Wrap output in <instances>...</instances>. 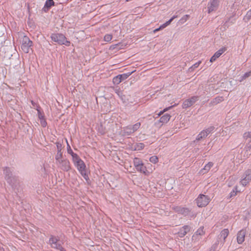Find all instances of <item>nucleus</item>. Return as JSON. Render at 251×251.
Wrapping results in <instances>:
<instances>
[{"instance_id":"obj_1","label":"nucleus","mask_w":251,"mask_h":251,"mask_svg":"<svg viewBox=\"0 0 251 251\" xmlns=\"http://www.w3.org/2000/svg\"><path fill=\"white\" fill-rule=\"evenodd\" d=\"M51 40L59 45H65L66 46L70 45V42L67 40L66 37L61 33H52L50 35Z\"/></svg>"},{"instance_id":"obj_2","label":"nucleus","mask_w":251,"mask_h":251,"mask_svg":"<svg viewBox=\"0 0 251 251\" xmlns=\"http://www.w3.org/2000/svg\"><path fill=\"white\" fill-rule=\"evenodd\" d=\"M172 209L178 214L183 215L184 216H189L191 217H195L196 215L191 212L188 208L183 207L180 206H173Z\"/></svg>"},{"instance_id":"obj_3","label":"nucleus","mask_w":251,"mask_h":251,"mask_svg":"<svg viewBox=\"0 0 251 251\" xmlns=\"http://www.w3.org/2000/svg\"><path fill=\"white\" fill-rule=\"evenodd\" d=\"M59 239L58 237L53 235H50L49 241V244L51 248L60 250V251H66L65 249L62 246L61 244L58 243Z\"/></svg>"},{"instance_id":"obj_4","label":"nucleus","mask_w":251,"mask_h":251,"mask_svg":"<svg viewBox=\"0 0 251 251\" xmlns=\"http://www.w3.org/2000/svg\"><path fill=\"white\" fill-rule=\"evenodd\" d=\"M32 42L27 36H24L23 37L21 49L25 53H27L29 52V50L31 49L30 48L32 46Z\"/></svg>"},{"instance_id":"obj_5","label":"nucleus","mask_w":251,"mask_h":251,"mask_svg":"<svg viewBox=\"0 0 251 251\" xmlns=\"http://www.w3.org/2000/svg\"><path fill=\"white\" fill-rule=\"evenodd\" d=\"M195 201L198 207H202L206 206L209 203L210 198L208 196L200 194Z\"/></svg>"},{"instance_id":"obj_6","label":"nucleus","mask_w":251,"mask_h":251,"mask_svg":"<svg viewBox=\"0 0 251 251\" xmlns=\"http://www.w3.org/2000/svg\"><path fill=\"white\" fill-rule=\"evenodd\" d=\"M72 160L78 171H81L83 169H86V167L85 163L78 155L73 158Z\"/></svg>"},{"instance_id":"obj_7","label":"nucleus","mask_w":251,"mask_h":251,"mask_svg":"<svg viewBox=\"0 0 251 251\" xmlns=\"http://www.w3.org/2000/svg\"><path fill=\"white\" fill-rule=\"evenodd\" d=\"M229 234L228 229L227 228L224 229L222 230L220 234L218 235L217 240H220V243L221 246H223L224 245L226 239Z\"/></svg>"},{"instance_id":"obj_8","label":"nucleus","mask_w":251,"mask_h":251,"mask_svg":"<svg viewBox=\"0 0 251 251\" xmlns=\"http://www.w3.org/2000/svg\"><path fill=\"white\" fill-rule=\"evenodd\" d=\"M251 180V169L247 170L244 173L243 178L240 181L241 184L245 186Z\"/></svg>"},{"instance_id":"obj_9","label":"nucleus","mask_w":251,"mask_h":251,"mask_svg":"<svg viewBox=\"0 0 251 251\" xmlns=\"http://www.w3.org/2000/svg\"><path fill=\"white\" fill-rule=\"evenodd\" d=\"M57 163H58L59 167L60 168V169L64 171L68 172L71 168L70 162L67 159H63L58 162Z\"/></svg>"},{"instance_id":"obj_10","label":"nucleus","mask_w":251,"mask_h":251,"mask_svg":"<svg viewBox=\"0 0 251 251\" xmlns=\"http://www.w3.org/2000/svg\"><path fill=\"white\" fill-rule=\"evenodd\" d=\"M219 5L218 0H211L207 4L208 13L216 11Z\"/></svg>"},{"instance_id":"obj_11","label":"nucleus","mask_w":251,"mask_h":251,"mask_svg":"<svg viewBox=\"0 0 251 251\" xmlns=\"http://www.w3.org/2000/svg\"><path fill=\"white\" fill-rule=\"evenodd\" d=\"M6 182L13 188H15L19 184V179L18 176L13 175L6 180Z\"/></svg>"},{"instance_id":"obj_12","label":"nucleus","mask_w":251,"mask_h":251,"mask_svg":"<svg viewBox=\"0 0 251 251\" xmlns=\"http://www.w3.org/2000/svg\"><path fill=\"white\" fill-rule=\"evenodd\" d=\"M191 227L189 226L185 225L179 229V231L177 232L178 236L180 238L184 237L186 234L190 231Z\"/></svg>"},{"instance_id":"obj_13","label":"nucleus","mask_w":251,"mask_h":251,"mask_svg":"<svg viewBox=\"0 0 251 251\" xmlns=\"http://www.w3.org/2000/svg\"><path fill=\"white\" fill-rule=\"evenodd\" d=\"M205 234V231L204 230V226H200L197 230L195 232L194 234L192 236V239L194 240H199V236L203 235Z\"/></svg>"},{"instance_id":"obj_14","label":"nucleus","mask_w":251,"mask_h":251,"mask_svg":"<svg viewBox=\"0 0 251 251\" xmlns=\"http://www.w3.org/2000/svg\"><path fill=\"white\" fill-rule=\"evenodd\" d=\"M246 146L245 149H251V132H248L244 133Z\"/></svg>"},{"instance_id":"obj_15","label":"nucleus","mask_w":251,"mask_h":251,"mask_svg":"<svg viewBox=\"0 0 251 251\" xmlns=\"http://www.w3.org/2000/svg\"><path fill=\"white\" fill-rule=\"evenodd\" d=\"M226 48L225 47L220 49L219 50L217 51L211 57L210 61L213 62L215 61L217 58H219L225 51Z\"/></svg>"},{"instance_id":"obj_16","label":"nucleus","mask_w":251,"mask_h":251,"mask_svg":"<svg viewBox=\"0 0 251 251\" xmlns=\"http://www.w3.org/2000/svg\"><path fill=\"white\" fill-rule=\"evenodd\" d=\"M246 230L242 229L239 231L237 235V241L238 244H241L245 240Z\"/></svg>"},{"instance_id":"obj_17","label":"nucleus","mask_w":251,"mask_h":251,"mask_svg":"<svg viewBox=\"0 0 251 251\" xmlns=\"http://www.w3.org/2000/svg\"><path fill=\"white\" fill-rule=\"evenodd\" d=\"M177 17V15H174L173 16L169 21H167L166 23L160 25L158 28L155 29L153 30V32L154 33L163 29V28H165L166 26L169 25L171 22L173 21L174 19Z\"/></svg>"},{"instance_id":"obj_18","label":"nucleus","mask_w":251,"mask_h":251,"mask_svg":"<svg viewBox=\"0 0 251 251\" xmlns=\"http://www.w3.org/2000/svg\"><path fill=\"white\" fill-rule=\"evenodd\" d=\"M3 174L4 175V178L5 180H7V178H9L11 176H13L14 175L13 174V169L8 167H5L3 169Z\"/></svg>"},{"instance_id":"obj_19","label":"nucleus","mask_w":251,"mask_h":251,"mask_svg":"<svg viewBox=\"0 0 251 251\" xmlns=\"http://www.w3.org/2000/svg\"><path fill=\"white\" fill-rule=\"evenodd\" d=\"M54 5V2L53 0H46L42 10L45 12H48L51 6Z\"/></svg>"},{"instance_id":"obj_20","label":"nucleus","mask_w":251,"mask_h":251,"mask_svg":"<svg viewBox=\"0 0 251 251\" xmlns=\"http://www.w3.org/2000/svg\"><path fill=\"white\" fill-rule=\"evenodd\" d=\"M222 246H220V240H217L208 251H219Z\"/></svg>"},{"instance_id":"obj_21","label":"nucleus","mask_w":251,"mask_h":251,"mask_svg":"<svg viewBox=\"0 0 251 251\" xmlns=\"http://www.w3.org/2000/svg\"><path fill=\"white\" fill-rule=\"evenodd\" d=\"M136 169L137 171L142 173L145 175H148L149 173V171L147 170L146 167L144 165V163L142 164V165H140L139 167H137L136 168Z\"/></svg>"},{"instance_id":"obj_22","label":"nucleus","mask_w":251,"mask_h":251,"mask_svg":"<svg viewBox=\"0 0 251 251\" xmlns=\"http://www.w3.org/2000/svg\"><path fill=\"white\" fill-rule=\"evenodd\" d=\"M136 70H134L133 71L128 72L127 73H124L123 74L119 75L118 76H119V78H120L121 81H123L126 79H127L132 73L135 72Z\"/></svg>"},{"instance_id":"obj_23","label":"nucleus","mask_w":251,"mask_h":251,"mask_svg":"<svg viewBox=\"0 0 251 251\" xmlns=\"http://www.w3.org/2000/svg\"><path fill=\"white\" fill-rule=\"evenodd\" d=\"M171 116L169 114H165L160 117L159 122L162 124L167 123L170 119Z\"/></svg>"},{"instance_id":"obj_24","label":"nucleus","mask_w":251,"mask_h":251,"mask_svg":"<svg viewBox=\"0 0 251 251\" xmlns=\"http://www.w3.org/2000/svg\"><path fill=\"white\" fill-rule=\"evenodd\" d=\"M224 100L223 97H217L212 100L211 101L209 104L210 105H214L218 103H219L220 102H222Z\"/></svg>"},{"instance_id":"obj_25","label":"nucleus","mask_w":251,"mask_h":251,"mask_svg":"<svg viewBox=\"0 0 251 251\" xmlns=\"http://www.w3.org/2000/svg\"><path fill=\"white\" fill-rule=\"evenodd\" d=\"M193 104L190 101V100L188 99L185 100L182 105V107L184 109H187L191 106H192Z\"/></svg>"},{"instance_id":"obj_26","label":"nucleus","mask_w":251,"mask_h":251,"mask_svg":"<svg viewBox=\"0 0 251 251\" xmlns=\"http://www.w3.org/2000/svg\"><path fill=\"white\" fill-rule=\"evenodd\" d=\"M124 133H125V135H130L132 133H133L134 132L132 130V128L130 126H126L124 128Z\"/></svg>"},{"instance_id":"obj_27","label":"nucleus","mask_w":251,"mask_h":251,"mask_svg":"<svg viewBox=\"0 0 251 251\" xmlns=\"http://www.w3.org/2000/svg\"><path fill=\"white\" fill-rule=\"evenodd\" d=\"M67 143V152L69 154H70L72 157V159L75 158V157H76L78 155L74 153L73 151V150L71 149L70 146L69 145V143H68L67 140H66Z\"/></svg>"},{"instance_id":"obj_28","label":"nucleus","mask_w":251,"mask_h":251,"mask_svg":"<svg viewBox=\"0 0 251 251\" xmlns=\"http://www.w3.org/2000/svg\"><path fill=\"white\" fill-rule=\"evenodd\" d=\"M238 192V191L237 190V186H236L234 187L232 191L229 193V196L227 197V199H229L233 197H235Z\"/></svg>"},{"instance_id":"obj_29","label":"nucleus","mask_w":251,"mask_h":251,"mask_svg":"<svg viewBox=\"0 0 251 251\" xmlns=\"http://www.w3.org/2000/svg\"><path fill=\"white\" fill-rule=\"evenodd\" d=\"M143 163V161L139 158L135 157L133 160V164L135 168L142 165Z\"/></svg>"},{"instance_id":"obj_30","label":"nucleus","mask_w":251,"mask_h":251,"mask_svg":"<svg viewBox=\"0 0 251 251\" xmlns=\"http://www.w3.org/2000/svg\"><path fill=\"white\" fill-rule=\"evenodd\" d=\"M83 178L88 182L89 180V177L86 173V169H83L81 171H78Z\"/></svg>"},{"instance_id":"obj_31","label":"nucleus","mask_w":251,"mask_h":251,"mask_svg":"<svg viewBox=\"0 0 251 251\" xmlns=\"http://www.w3.org/2000/svg\"><path fill=\"white\" fill-rule=\"evenodd\" d=\"M215 129V127L214 126H210L203 130H205L206 134L208 135L209 134L212 133L214 131Z\"/></svg>"},{"instance_id":"obj_32","label":"nucleus","mask_w":251,"mask_h":251,"mask_svg":"<svg viewBox=\"0 0 251 251\" xmlns=\"http://www.w3.org/2000/svg\"><path fill=\"white\" fill-rule=\"evenodd\" d=\"M41 108L39 105L37 106L36 110L38 112V118L39 119L45 118L44 113L41 112Z\"/></svg>"},{"instance_id":"obj_33","label":"nucleus","mask_w":251,"mask_h":251,"mask_svg":"<svg viewBox=\"0 0 251 251\" xmlns=\"http://www.w3.org/2000/svg\"><path fill=\"white\" fill-rule=\"evenodd\" d=\"M213 163L211 162H208L207 164H206L203 168V170L205 171L203 173L208 172L211 168L213 166Z\"/></svg>"},{"instance_id":"obj_34","label":"nucleus","mask_w":251,"mask_h":251,"mask_svg":"<svg viewBox=\"0 0 251 251\" xmlns=\"http://www.w3.org/2000/svg\"><path fill=\"white\" fill-rule=\"evenodd\" d=\"M189 17V15H185L180 19V20L178 22V23L180 24H184L186 21L188 20Z\"/></svg>"},{"instance_id":"obj_35","label":"nucleus","mask_w":251,"mask_h":251,"mask_svg":"<svg viewBox=\"0 0 251 251\" xmlns=\"http://www.w3.org/2000/svg\"><path fill=\"white\" fill-rule=\"evenodd\" d=\"M62 153H63L61 151H57V153L55 157V158L57 163L62 160Z\"/></svg>"},{"instance_id":"obj_36","label":"nucleus","mask_w":251,"mask_h":251,"mask_svg":"<svg viewBox=\"0 0 251 251\" xmlns=\"http://www.w3.org/2000/svg\"><path fill=\"white\" fill-rule=\"evenodd\" d=\"M192 104H194L196 101H197L199 100V97L198 96H194L191 97L190 98L188 99Z\"/></svg>"},{"instance_id":"obj_37","label":"nucleus","mask_w":251,"mask_h":251,"mask_svg":"<svg viewBox=\"0 0 251 251\" xmlns=\"http://www.w3.org/2000/svg\"><path fill=\"white\" fill-rule=\"evenodd\" d=\"M140 126H141L140 123H137L135 124H134V125L130 126L132 128V130L134 132L135 131H136V130H138V129L140 127Z\"/></svg>"},{"instance_id":"obj_38","label":"nucleus","mask_w":251,"mask_h":251,"mask_svg":"<svg viewBox=\"0 0 251 251\" xmlns=\"http://www.w3.org/2000/svg\"><path fill=\"white\" fill-rule=\"evenodd\" d=\"M121 80L119 78V76L118 75L115 76L113 79V82L114 84H119L121 82Z\"/></svg>"},{"instance_id":"obj_39","label":"nucleus","mask_w":251,"mask_h":251,"mask_svg":"<svg viewBox=\"0 0 251 251\" xmlns=\"http://www.w3.org/2000/svg\"><path fill=\"white\" fill-rule=\"evenodd\" d=\"M98 130L102 135L105 133V129L101 125L98 126Z\"/></svg>"},{"instance_id":"obj_40","label":"nucleus","mask_w":251,"mask_h":251,"mask_svg":"<svg viewBox=\"0 0 251 251\" xmlns=\"http://www.w3.org/2000/svg\"><path fill=\"white\" fill-rule=\"evenodd\" d=\"M145 145L144 143H139L136 145L135 150H141L144 149Z\"/></svg>"},{"instance_id":"obj_41","label":"nucleus","mask_w":251,"mask_h":251,"mask_svg":"<svg viewBox=\"0 0 251 251\" xmlns=\"http://www.w3.org/2000/svg\"><path fill=\"white\" fill-rule=\"evenodd\" d=\"M245 150L246 151H245L244 154V159H246V158L249 157L251 154V152L250 151L251 149H245Z\"/></svg>"},{"instance_id":"obj_42","label":"nucleus","mask_w":251,"mask_h":251,"mask_svg":"<svg viewBox=\"0 0 251 251\" xmlns=\"http://www.w3.org/2000/svg\"><path fill=\"white\" fill-rule=\"evenodd\" d=\"M251 75V71L246 73L243 76H241L240 81H243V80L246 79Z\"/></svg>"},{"instance_id":"obj_43","label":"nucleus","mask_w":251,"mask_h":251,"mask_svg":"<svg viewBox=\"0 0 251 251\" xmlns=\"http://www.w3.org/2000/svg\"><path fill=\"white\" fill-rule=\"evenodd\" d=\"M114 91L118 95L119 97H120L121 99H123V93L119 88H116L114 89Z\"/></svg>"},{"instance_id":"obj_44","label":"nucleus","mask_w":251,"mask_h":251,"mask_svg":"<svg viewBox=\"0 0 251 251\" xmlns=\"http://www.w3.org/2000/svg\"><path fill=\"white\" fill-rule=\"evenodd\" d=\"M150 161L151 163L155 164L158 161V158L156 156H152L150 157Z\"/></svg>"},{"instance_id":"obj_45","label":"nucleus","mask_w":251,"mask_h":251,"mask_svg":"<svg viewBox=\"0 0 251 251\" xmlns=\"http://www.w3.org/2000/svg\"><path fill=\"white\" fill-rule=\"evenodd\" d=\"M112 39V36L111 34H106L104 37V40L106 42H109Z\"/></svg>"},{"instance_id":"obj_46","label":"nucleus","mask_w":251,"mask_h":251,"mask_svg":"<svg viewBox=\"0 0 251 251\" xmlns=\"http://www.w3.org/2000/svg\"><path fill=\"white\" fill-rule=\"evenodd\" d=\"M40 124H41V126L44 127H46L47 125V123L45 119L43 118L42 119H40Z\"/></svg>"},{"instance_id":"obj_47","label":"nucleus","mask_w":251,"mask_h":251,"mask_svg":"<svg viewBox=\"0 0 251 251\" xmlns=\"http://www.w3.org/2000/svg\"><path fill=\"white\" fill-rule=\"evenodd\" d=\"M201 63V61H199L198 62L194 64L190 69H191L192 70H194V69L198 68Z\"/></svg>"},{"instance_id":"obj_48","label":"nucleus","mask_w":251,"mask_h":251,"mask_svg":"<svg viewBox=\"0 0 251 251\" xmlns=\"http://www.w3.org/2000/svg\"><path fill=\"white\" fill-rule=\"evenodd\" d=\"M245 18L248 20L251 19V9L247 12Z\"/></svg>"},{"instance_id":"obj_49","label":"nucleus","mask_w":251,"mask_h":251,"mask_svg":"<svg viewBox=\"0 0 251 251\" xmlns=\"http://www.w3.org/2000/svg\"><path fill=\"white\" fill-rule=\"evenodd\" d=\"M203 138L202 137V136L201 135H200V133H199L197 137H196V140L194 141L195 143V142H198V141H201V140H202Z\"/></svg>"},{"instance_id":"obj_50","label":"nucleus","mask_w":251,"mask_h":251,"mask_svg":"<svg viewBox=\"0 0 251 251\" xmlns=\"http://www.w3.org/2000/svg\"><path fill=\"white\" fill-rule=\"evenodd\" d=\"M56 148L57 149V151H61L62 145L61 143L59 142L56 143Z\"/></svg>"},{"instance_id":"obj_51","label":"nucleus","mask_w":251,"mask_h":251,"mask_svg":"<svg viewBox=\"0 0 251 251\" xmlns=\"http://www.w3.org/2000/svg\"><path fill=\"white\" fill-rule=\"evenodd\" d=\"M200 133L202 136V138H205L208 136L204 130H202Z\"/></svg>"},{"instance_id":"obj_52","label":"nucleus","mask_w":251,"mask_h":251,"mask_svg":"<svg viewBox=\"0 0 251 251\" xmlns=\"http://www.w3.org/2000/svg\"><path fill=\"white\" fill-rule=\"evenodd\" d=\"M172 107V106H170V107H169L168 108H165V109H164L163 110V111H160V112H159V113L158 114V116H160V115L164 113V112H165V111H167V110L168 109H169L171 108Z\"/></svg>"},{"instance_id":"obj_53","label":"nucleus","mask_w":251,"mask_h":251,"mask_svg":"<svg viewBox=\"0 0 251 251\" xmlns=\"http://www.w3.org/2000/svg\"><path fill=\"white\" fill-rule=\"evenodd\" d=\"M31 104L32 105V106H33V107L36 109L37 108V105H39L38 104H37L36 103H35L34 101H33V100H31Z\"/></svg>"}]
</instances>
